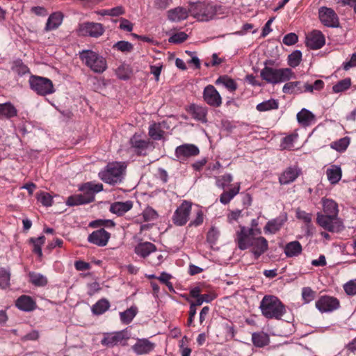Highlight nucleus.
Instances as JSON below:
<instances>
[{"label":"nucleus","mask_w":356,"mask_h":356,"mask_svg":"<svg viewBox=\"0 0 356 356\" xmlns=\"http://www.w3.org/2000/svg\"><path fill=\"white\" fill-rule=\"evenodd\" d=\"M350 139L349 137L346 136L340 138L330 144L331 148L335 149L339 152H344L350 144Z\"/></svg>","instance_id":"79ce46f5"},{"label":"nucleus","mask_w":356,"mask_h":356,"mask_svg":"<svg viewBox=\"0 0 356 356\" xmlns=\"http://www.w3.org/2000/svg\"><path fill=\"white\" fill-rule=\"evenodd\" d=\"M324 86V82L322 80H316L314 84L304 83L305 91L312 92L314 90H320Z\"/></svg>","instance_id":"4d7b16f0"},{"label":"nucleus","mask_w":356,"mask_h":356,"mask_svg":"<svg viewBox=\"0 0 356 356\" xmlns=\"http://www.w3.org/2000/svg\"><path fill=\"white\" fill-rule=\"evenodd\" d=\"M143 216L145 221H151L156 219L158 214L154 209L147 207L143 211Z\"/></svg>","instance_id":"0e129e2a"},{"label":"nucleus","mask_w":356,"mask_h":356,"mask_svg":"<svg viewBox=\"0 0 356 356\" xmlns=\"http://www.w3.org/2000/svg\"><path fill=\"white\" fill-rule=\"evenodd\" d=\"M203 98L209 106L219 107L222 104L221 96L212 85H208L204 88Z\"/></svg>","instance_id":"2eb2a0df"},{"label":"nucleus","mask_w":356,"mask_h":356,"mask_svg":"<svg viewBox=\"0 0 356 356\" xmlns=\"http://www.w3.org/2000/svg\"><path fill=\"white\" fill-rule=\"evenodd\" d=\"M297 120L303 127H309L316 121L315 115L308 109L302 108L296 115Z\"/></svg>","instance_id":"bb28decb"},{"label":"nucleus","mask_w":356,"mask_h":356,"mask_svg":"<svg viewBox=\"0 0 356 356\" xmlns=\"http://www.w3.org/2000/svg\"><path fill=\"white\" fill-rule=\"evenodd\" d=\"M252 253L256 259H258L268 248L267 240L262 236L254 238L252 242Z\"/></svg>","instance_id":"b1692460"},{"label":"nucleus","mask_w":356,"mask_h":356,"mask_svg":"<svg viewBox=\"0 0 356 356\" xmlns=\"http://www.w3.org/2000/svg\"><path fill=\"white\" fill-rule=\"evenodd\" d=\"M63 15L61 13L57 12L51 14L46 23L45 30L51 31L57 29L63 22Z\"/></svg>","instance_id":"473e14b6"},{"label":"nucleus","mask_w":356,"mask_h":356,"mask_svg":"<svg viewBox=\"0 0 356 356\" xmlns=\"http://www.w3.org/2000/svg\"><path fill=\"white\" fill-rule=\"evenodd\" d=\"M220 235L219 231L214 227H212L207 235V241L211 245L216 244Z\"/></svg>","instance_id":"13d9d810"},{"label":"nucleus","mask_w":356,"mask_h":356,"mask_svg":"<svg viewBox=\"0 0 356 356\" xmlns=\"http://www.w3.org/2000/svg\"><path fill=\"white\" fill-rule=\"evenodd\" d=\"M38 201H40L42 205L45 207H50L53 203V198L49 193L46 192H41L38 197Z\"/></svg>","instance_id":"680f3d73"},{"label":"nucleus","mask_w":356,"mask_h":356,"mask_svg":"<svg viewBox=\"0 0 356 356\" xmlns=\"http://www.w3.org/2000/svg\"><path fill=\"white\" fill-rule=\"evenodd\" d=\"M296 217L298 219L301 220L305 222L307 229V234H309V229L312 227L311 224L312 214L298 209L296 211Z\"/></svg>","instance_id":"09e8293b"},{"label":"nucleus","mask_w":356,"mask_h":356,"mask_svg":"<svg viewBox=\"0 0 356 356\" xmlns=\"http://www.w3.org/2000/svg\"><path fill=\"white\" fill-rule=\"evenodd\" d=\"M316 222L330 232H339L344 228L342 221L338 217L323 216L322 213H317Z\"/></svg>","instance_id":"0eeeda50"},{"label":"nucleus","mask_w":356,"mask_h":356,"mask_svg":"<svg viewBox=\"0 0 356 356\" xmlns=\"http://www.w3.org/2000/svg\"><path fill=\"white\" fill-rule=\"evenodd\" d=\"M115 222L112 220H101V219L92 221L89 224L90 227H102V226L113 227L115 226Z\"/></svg>","instance_id":"e2e57ef3"},{"label":"nucleus","mask_w":356,"mask_h":356,"mask_svg":"<svg viewBox=\"0 0 356 356\" xmlns=\"http://www.w3.org/2000/svg\"><path fill=\"white\" fill-rule=\"evenodd\" d=\"M138 313V308L136 306H131L130 308L120 313V321L124 324L130 323Z\"/></svg>","instance_id":"4c0bfd02"},{"label":"nucleus","mask_w":356,"mask_h":356,"mask_svg":"<svg viewBox=\"0 0 356 356\" xmlns=\"http://www.w3.org/2000/svg\"><path fill=\"white\" fill-rule=\"evenodd\" d=\"M282 92L285 94H300L305 91L302 82L293 81L286 83L282 88Z\"/></svg>","instance_id":"c756f323"},{"label":"nucleus","mask_w":356,"mask_h":356,"mask_svg":"<svg viewBox=\"0 0 356 356\" xmlns=\"http://www.w3.org/2000/svg\"><path fill=\"white\" fill-rule=\"evenodd\" d=\"M325 43V37L320 31L314 30L307 37L306 44L312 49H321Z\"/></svg>","instance_id":"6ab92c4d"},{"label":"nucleus","mask_w":356,"mask_h":356,"mask_svg":"<svg viewBox=\"0 0 356 356\" xmlns=\"http://www.w3.org/2000/svg\"><path fill=\"white\" fill-rule=\"evenodd\" d=\"M154 343L147 339H139L132 346V349L137 355L148 354L154 348Z\"/></svg>","instance_id":"4be33fe9"},{"label":"nucleus","mask_w":356,"mask_h":356,"mask_svg":"<svg viewBox=\"0 0 356 356\" xmlns=\"http://www.w3.org/2000/svg\"><path fill=\"white\" fill-rule=\"evenodd\" d=\"M17 115V110L10 102L0 104V119H10Z\"/></svg>","instance_id":"7c9ffc66"},{"label":"nucleus","mask_w":356,"mask_h":356,"mask_svg":"<svg viewBox=\"0 0 356 356\" xmlns=\"http://www.w3.org/2000/svg\"><path fill=\"white\" fill-rule=\"evenodd\" d=\"M299 173L300 170L297 167H289L280 175V183L282 185L289 184L296 179Z\"/></svg>","instance_id":"a878e982"},{"label":"nucleus","mask_w":356,"mask_h":356,"mask_svg":"<svg viewBox=\"0 0 356 356\" xmlns=\"http://www.w3.org/2000/svg\"><path fill=\"white\" fill-rule=\"evenodd\" d=\"M218 7L212 3H193L189 8L190 14L198 21L208 22L212 19L218 12Z\"/></svg>","instance_id":"20e7f679"},{"label":"nucleus","mask_w":356,"mask_h":356,"mask_svg":"<svg viewBox=\"0 0 356 356\" xmlns=\"http://www.w3.org/2000/svg\"><path fill=\"white\" fill-rule=\"evenodd\" d=\"M10 270L7 268H0V288L5 289L10 286Z\"/></svg>","instance_id":"c03bdc74"},{"label":"nucleus","mask_w":356,"mask_h":356,"mask_svg":"<svg viewBox=\"0 0 356 356\" xmlns=\"http://www.w3.org/2000/svg\"><path fill=\"white\" fill-rule=\"evenodd\" d=\"M259 309L266 318L280 320L286 313L284 305L274 296H265L260 302Z\"/></svg>","instance_id":"f257e3e1"},{"label":"nucleus","mask_w":356,"mask_h":356,"mask_svg":"<svg viewBox=\"0 0 356 356\" xmlns=\"http://www.w3.org/2000/svg\"><path fill=\"white\" fill-rule=\"evenodd\" d=\"M133 202L131 200L115 202L111 204L109 211L118 216H121L131 210L133 207Z\"/></svg>","instance_id":"5701e85b"},{"label":"nucleus","mask_w":356,"mask_h":356,"mask_svg":"<svg viewBox=\"0 0 356 356\" xmlns=\"http://www.w3.org/2000/svg\"><path fill=\"white\" fill-rule=\"evenodd\" d=\"M129 144L137 155L145 156L147 154V149L149 147L150 142L141 139L140 135L135 134L130 138Z\"/></svg>","instance_id":"dca6fc26"},{"label":"nucleus","mask_w":356,"mask_h":356,"mask_svg":"<svg viewBox=\"0 0 356 356\" xmlns=\"http://www.w3.org/2000/svg\"><path fill=\"white\" fill-rule=\"evenodd\" d=\"M278 102L274 99H270L258 104L256 108L259 112H265L278 108Z\"/></svg>","instance_id":"ea45409f"},{"label":"nucleus","mask_w":356,"mask_h":356,"mask_svg":"<svg viewBox=\"0 0 356 356\" xmlns=\"http://www.w3.org/2000/svg\"><path fill=\"white\" fill-rule=\"evenodd\" d=\"M29 83L30 88L38 95L45 96L55 92L53 83L48 78L31 75Z\"/></svg>","instance_id":"423d86ee"},{"label":"nucleus","mask_w":356,"mask_h":356,"mask_svg":"<svg viewBox=\"0 0 356 356\" xmlns=\"http://www.w3.org/2000/svg\"><path fill=\"white\" fill-rule=\"evenodd\" d=\"M124 168L120 163H108L105 170L99 172V177L105 183L115 185L122 181Z\"/></svg>","instance_id":"39448f33"},{"label":"nucleus","mask_w":356,"mask_h":356,"mask_svg":"<svg viewBox=\"0 0 356 356\" xmlns=\"http://www.w3.org/2000/svg\"><path fill=\"white\" fill-rule=\"evenodd\" d=\"M13 70L19 76H23L29 72V67L26 65H24L21 60H17L15 63Z\"/></svg>","instance_id":"bf43d9fd"},{"label":"nucleus","mask_w":356,"mask_h":356,"mask_svg":"<svg viewBox=\"0 0 356 356\" xmlns=\"http://www.w3.org/2000/svg\"><path fill=\"white\" fill-rule=\"evenodd\" d=\"M109 307V302L106 299L102 298L93 305L92 312L95 315H101L106 312Z\"/></svg>","instance_id":"58836bf2"},{"label":"nucleus","mask_w":356,"mask_h":356,"mask_svg":"<svg viewBox=\"0 0 356 356\" xmlns=\"http://www.w3.org/2000/svg\"><path fill=\"white\" fill-rule=\"evenodd\" d=\"M191 204L186 200L181 203L172 216V221L175 225L183 226L188 222L191 211Z\"/></svg>","instance_id":"9b49d317"},{"label":"nucleus","mask_w":356,"mask_h":356,"mask_svg":"<svg viewBox=\"0 0 356 356\" xmlns=\"http://www.w3.org/2000/svg\"><path fill=\"white\" fill-rule=\"evenodd\" d=\"M351 86L350 78H346L337 82L332 86V90L335 93H339L348 90Z\"/></svg>","instance_id":"de8ad7c7"},{"label":"nucleus","mask_w":356,"mask_h":356,"mask_svg":"<svg viewBox=\"0 0 356 356\" xmlns=\"http://www.w3.org/2000/svg\"><path fill=\"white\" fill-rule=\"evenodd\" d=\"M190 112L195 120L202 122H207V109L206 107L192 104L190 106Z\"/></svg>","instance_id":"f704fd0d"},{"label":"nucleus","mask_w":356,"mask_h":356,"mask_svg":"<svg viewBox=\"0 0 356 356\" xmlns=\"http://www.w3.org/2000/svg\"><path fill=\"white\" fill-rule=\"evenodd\" d=\"M128 339H129L128 332L122 330L105 337L102 340V343L108 347H113L122 343L123 341H127Z\"/></svg>","instance_id":"a211bd4d"},{"label":"nucleus","mask_w":356,"mask_h":356,"mask_svg":"<svg viewBox=\"0 0 356 356\" xmlns=\"http://www.w3.org/2000/svg\"><path fill=\"white\" fill-rule=\"evenodd\" d=\"M232 175L225 174L216 179V186L218 188L224 189L229 183L232 181Z\"/></svg>","instance_id":"6e6d98bb"},{"label":"nucleus","mask_w":356,"mask_h":356,"mask_svg":"<svg viewBox=\"0 0 356 356\" xmlns=\"http://www.w3.org/2000/svg\"><path fill=\"white\" fill-rule=\"evenodd\" d=\"M66 204L70 207H74L88 204L81 194H75L67 197Z\"/></svg>","instance_id":"8fccbe9b"},{"label":"nucleus","mask_w":356,"mask_h":356,"mask_svg":"<svg viewBox=\"0 0 356 356\" xmlns=\"http://www.w3.org/2000/svg\"><path fill=\"white\" fill-rule=\"evenodd\" d=\"M215 83L216 85L222 84L230 91H235L237 89V84L235 81L226 76L218 77Z\"/></svg>","instance_id":"37998d69"},{"label":"nucleus","mask_w":356,"mask_h":356,"mask_svg":"<svg viewBox=\"0 0 356 356\" xmlns=\"http://www.w3.org/2000/svg\"><path fill=\"white\" fill-rule=\"evenodd\" d=\"M261 78L268 83L277 84L295 79L296 74L291 68L264 67L260 72Z\"/></svg>","instance_id":"f03ea898"},{"label":"nucleus","mask_w":356,"mask_h":356,"mask_svg":"<svg viewBox=\"0 0 356 356\" xmlns=\"http://www.w3.org/2000/svg\"><path fill=\"white\" fill-rule=\"evenodd\" d=\"M287 220L286 214H282L269 220L264 227L265 233L275 234L284 225Z\"/></svg>","instance_id":"aec40b11"},{"label":"nucleus","mask_w":356,"mask_h":356,"mask_svg":"<svg viewBox=\"0 0 356 356\" xmlns=\"http://www.w3.org/2000/svg\"><path fill=\"white\" fill-rule=\"evenodd\" d=\"M113 48H115L122 52L126 53L131 52L133 50V45L131 43L127 41L121 40L114 44Z\"/></svg>","instance_id":"5fc2aeb1"},{"label":"nucleus","mask_w":356,"mask_h":356,"mask_svg":"<svg viewBox=\"0 0 356 356\" xmlns=\"http://www.w3.org/2000/svg\"><path fill=\"white\" fill-rule=\"evenodd\" d=\"M79 32L81 35L98 38L104 33V29L100 23L85 22L79 25Z\"/></svg>","instance_id":"f8f14e48"},{"label":"nucleus","mask_w":356,"mask_h":356,"mask_svg":"<svg viewBox=\"0 0 356 356\" xmlns=\"http://www.w3.org/2000/svg\"><path fill=\"white\" fill-rule=\"evenodd\" d=\"M156 250V245L150 242L139 243L135 248L136 254L143 258L148 257Z\"/></svg>","instance_id":"cd10ccee"},{"label":"nucleus","mask_w":356,"mask_h":356,"mask_svg":"<svg viewBox=\"0 0 356 356\" xmlns=\"http://www.w3.org/2000/svg\"><path fill=\"white\" fill-rule=\"evenodd\" d=\"M111 234L106 232L104 229L101 228L99 229L92 232L88 237L89 243L95 244L99 247H104L106 245Z\"/></svg>","instance_id":"f3484780"},{"label":"nucleus","mask_w":356,"mask_h":356,"mask_svg":"<svg viewBox=\"0 0 356 356\" xmlns=\"http://www.w3.org/2000/svg\"><path fill=\"white\" fill-rule=\"evenodd\" d=\"M254 230L252 228H246L244 226L240 227V231L236 233V242L240 250H246L251 246L252 242L254 238Z\"/></svg>","instance_id":"1a4fd4ad"},{"label":"nucleus","mask_w":356,"mask_h":356,"mask_svg":"<svg viewBox=\"0 0 356 356\" xmlns=\"http://www.w3.org/2000/svg\"><path fill=\"white\" fill-rule=\"evenodd\" d=\"M302 250V245L298 241L289 242L284 247V253L287 257H297L301 254Z\"/></svg>","instance_id":"2f4dec72"},{"label":"nucleus","mask_w":356,"mask_h":356,"mask_svg":"<svg viewBox=\"0 0 356 356\" xmlns=\"http://www.w3.org/2000/svg\"><path fill=\"white\" fill-rule=\"evenodd\" d=\"M189 13V8L179 6L168 11V19L171 22H180L186 19Z\"/></svg>","instance_id":"393cba45"},{"label":"nucleus","mask_w":356,"mask_h":356,"mask_svg":"<svg viewBox=\"0 0 356 356\" xmlns=\"http://www.w3.org/2000/svg\"><path fill=\"white\" fill-rule=\"evenodd\" d=\"M15 306L19 310L27 312L33 311L37 307L35 301L26 295L19 296L15 302Z\"/></svg>","instance_id":"412c9836"},{"label":"nucleus","mask_w":356,"mask_h":356,"mask_svg":"<svg viewBox=\"0 0 356 356\" xmlns=\"http://www.w3.org/2000/svg\"><path fill=\"white\" fill-rule=\"evenodd\" d=\"M252 341L254 346L262 348L269 343L270 338L269 336L264 332H254L252 334Z\"/></svg>","instance_id":"c9c22d12"},{"label":"nucleus","mask_w":356,"mask_h":356,"mask_svg":"<svg viewBox=\"0 0 356 356\" xmlns=\"http://www.w3.org/2000/svg\"><path fill=\"white\" fill-rule=\"evenodd\" d=\"M316 297V291L310 287H303L302 289V298L304 303H309L314 300Z\"/></svg>","instance_id":"864d4df0"},{"label":"nucleus","mask_w":356,"mask_h":356,"mask_svg":"<svg viewBox=\"0 0 356 356\" xmlns=\"http://www.w3.org/2000/svg\"><path fill=\"white\" fill-rule=\"evenodd\" d=\"M119 21L120 29L127 32H131L133 30L134 24L128 19L125 18H120Z\"/></svg>","instance_id":"774afa93"},{"label":"nucleus","mask_w":356,"mask_h":356,"mask_svg":"<svg viewBox=\"0 0 356 356\" xmlns=\"http://www.w3.org/2000/svg\"><path fill=\"white\" fill-rule=\"evenodd\" d=\"M79 55L82 62L95 73H103L107 69L106 58L96 51L85 49L80 51Z\"/></svg>","instance_id":"7ed1b4c3"},{"label":"nucleus","mask_w":356,"mask_h":356,"mask_svg":"<svg viewBox=\"0 0 356 356\" xmlns=\"http://www.w3.org/2000/svg\"><path fill=\"white\" fill-rule=\"evenodd\" d=\"M326 175L330 184H336L341 179V168L339 165H333L331 168L327 169Z\"/></svg>","instance_id":"72a5a7b5"},{"label":"nucleus","mask_w":356,"mask_h":356,"mask_svg":"<svg viewBox=\"0 0 356 356\" xmlns=\"http://www.w3.org/2000/svg\"><path fill=\"white\" fill-rule=\"evenodd\" d=\"M200 153L199 148L193 144H183L176 147L175 154L177 161L184 162L188 158L195 156Z\"/></svg>","instance_id":"4468645a"},{"label":"nucleus","mask_w":356,"mask_h":356,"mask_svg":"<svg viewBox=\"0 0 356 356\" xmlns=\"http://www.w3.org/2000/svg\"><path fill=\"white\" fill-rule=\"evenodd\" d=\"M344 291L349 296L356 295V280H353L343 286Z\"/></svg>","instance_id":"69168bd1"},{"label":"nucleus","mask_w":356,"mask_h":356,"mask_svg":"<svg viewBox=\"0 0 356 356\" xmlns=\"http://www.w3.org/2000/svg\"><path fill=\"white\" fill-rule=\"evenodd\" d=\"M302 60V52L295 50L288 56V64L291 67H297Z\"/></svg>","instance_id":"3c124183"},{"label":"nucleus","mask_w":356,"mask_h":356,"mask_svg":"<svg viewBox=\"0 0 356 356\" xmlns=\"http://www.w3.org/2000/svg\"><path fill=\"white\" fill-rule=\"evenodd\" d=\"M30 282L36 286H44L47 284V278L38 273H29Z\"/></svg>","instance_id":"a19ab883"},{"label":"nucleus","mask_w":356,"mask_h":356,"mask_svg":"<svg viewBox=\"0 0 356 356\" xmlns=\"http://www.w3.org/2000/svg\"><path fill=\"white\" fill-rule=\"evenodd\" d=\"M115 74L120 79L127 80L130 77L131 70L129 66L122 65L117 68Z\"/></svg>","instance_id":"603ef678"},{"label":"nucleus","mask_w":356,"mask_h":356,"mask_svg":"<svg viewBox=\"0 0 356 356\" xmlns=\"http://www.w3.org/2000/svg\"><path fill=\"white\" fill-rule=\"evenodd\" d=\"M298 35L294 33L286 34L283 38V43L286 45L290 46L296 44L298 42Z\"/></svg>","instance_id":"338daca9"},{"label":"nucleus","mask_w":356,"mask_h":356,"mask_svg":"<svg viewBox=\"0 0 356 356\" xmlns=\"http://www.w3.org/2000/svg\"><path fill=\"white\" fill-rule=\"evenodd\" d=\"M340 306L337 298L323 296L316 302V307L321 312H332L337 309Z\"/></svg>","instance_id":"ddd939ff"},{"label":"nucleus","mask_w":356,"mask_h":356,"mask_svg":"<svg viewBox=\"0 0 356 356\" xmlns=\"http://www.w3.org/2000/svg\"><path fill=\"white\" fill-rule=\"evenodd\" d=\"M323 216H329L332 217H337L338 216V205L331 199H323Z\"/></svg>","instance_id":"c85d7f7f"},{"label":"nucleus","mask_w":356,"mask_h":356,"mask_svg":"<svg viewBox=\"0 0 356 356\" xmlns=\"http://www.w3.org/2000/svg\"><path fill=\"white\" fill-rule=\"evenodd\" d=\"M188 38V35L184 32H179L173 34L168 39L169 42L179 44L184 42Z\"/></svg>","instance_id":"052dcab7"},{"label":"nucleus","mask_w":356,"mask_h":356,"mask_svg":"<svg viewBox=\"0 0 356 356\" xmlns=\"http://www.w3.org/2000/svg\"><path fill=\"white\" fill-rule=\"evenodd\" d=\"M79 190L82 193L81 195L88 204L95 201V196L97 193L104 190L103 184L101 183L95 184L92 181H88L81 184Z\"/></svg>","instance_id":"6e6552de"},{"label":"nucleus","mask_w":356,"mask_h":356,"mask_svg":"<svg viewBox=\"0 0 356 356\" xmlns=\"http://www.w3.org/2000/svg\"><path fill=\"white\" fill-rule=\"evenodd\" d=\"M29 241L33 245V252L41 257L42 256V246L45 242V237L40 236L38 238H31Z\"/></svg>","instance_id":"49530a36"},{"label":"nucleus","mask_w":356,"mask_h":356,"mask_svg":"<svg viewBox=\"0 0 356 356\" xmlns=\"http://www.w3.org/2000/svg\"><path fill=\"white\" fill-rule=\"evenodd\" d=\"M318 16L321 23L327 27L337 28L339 20L334 10L327 7H321L318 10Z\"/></svg>","instance_id":"9d476101"},{"label":"nucleus","mask_w":356,"mask_h":356,"mask_svg":"<svg viewBox=\"0 0 356 356\" xmlns=\"http://www.w3.org/2000/svg\"><path fill=\"white\" fill-rule=\"evenodd\" d=\"M149 136L155 140H159L163 138L164 131L161 128L160 124L153 123L149 127Z\"/></svg>","instance_id":"a18cd8bd"},{"label":"nucleus","mask_w":356,"mask_h":356,"mask_svg":"<svg viewBox=\"0 0 356 356\" xmlns=\"http://www.w3.org/2000/svg\"><path fill=\"white\" fill-rule=\"evenodd\" d=\"M240 191V183H237L233 188L229 191H224L220 196V202L223 204H228Z\"/></svg>","instance_id":"e433bc0d"}]
</instances>
